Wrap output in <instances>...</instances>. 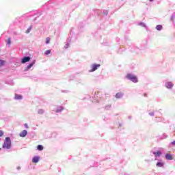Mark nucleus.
I'll list each match as a JSON object with an SVG mask.
<instances>
[{"label":"nucleus","mask_w":175,"mask_h":175,"mask_svg":"<svg viewBox=\"0 0 175 175\" xmlns=\"http://www.w3.org/2000/svg\"><path fill=\"white\" fill-rule=\"evenodd\" d=\"M3 148H5L6 150H10L12 148V140H10V137H5V142L3 144Z\"/></svg>","instance_id":"obj_1"},{"label":"nucleus","mask_w":175,"mask_h":175,"mask_svg":"<svg viewBox=\"0 0 175 175\" xmlns=\"http://www.w3.org/2000/svg\"><path fill=\"white\" fill-rule=\"evenodd\" d=\"M126 79L133 81V83H137V77L132 74H128L126 75Z\"/></svg>","instance_id":"obj_2"},{"label":"nucleus","mask_w":175,"mask_h":175,"mask_svg":"<svg viewBox=\"0 0 175 175\" xmlns=\"http://www.w3.org/2000/svg\"><path fill=\"white\" fill-rule=\"evenodd\" d=\"M174 84H173L172 82L168 81L166 82L165 83V86L166 87V88H167L168 90H172L174 87Z\"/></svg>","instance_id":"obj_3"},{"label":"nucleus","mask_w":175,"mask_h":175,"mask_svg":"<svg viewBox=\"0 0 175 175\" xmlns=\"http://www.w3.org/2000/svg\"><path fill=\"white\" fill-rule=\"evenodd\" d=\"M29 61H31V57H29V56H26L22 59L21 63L25 64L27 62H29Z\"/></svg>","instance_id":"obj_4"},{"label":"nucleus","mask_w":175,"mask_h":175,"mask_svg":"<svg viewBox=\"0 0 175 175\" xmlns=\"http://www.w3.org/2000/svg\"><path fill=\"white\" fill-rule=\"evenodd\" d=\"M100 66V64H93L92 65V70L90 72H95L98 68Z\"/></svg>","instance_id":"obj_5"},{"label":"nucleus","mask_w":175,"mask_h":175,"mask_svg":"<svg viewBox=\"0 0 175 175\" xmlns=\"http://www.w3.org/2000/svg\"><path fill=\"white\" fill-rule=\"evenodd\" d=\"M156 166L157 167H163V166H165V163L162 161V160H160L157 163Z\"/></svg>","instance_id":"obj_6"},{"label":"nucleus","mask_w":175,"mask_h":175,"mask_svg":"<svg viewBox=\"0 0 175 175\" xmlns=\"http://www.w3.org/2000/svg\"><path fill=\"white\" fill-rule=\"evenodd\" d=\"M28 134V131L27 130H23L22 132L19 133L20 137H25Z\"/></svg>","instance_id":"obj_7"},{"label":"nucleus","mask_w":175,"mask_h":175,"mask_svg":"<svg viewBox=\"0 0 175 175\" xmlns=\"http://www.w3.org/2000/svg\"><path fill=\"white\" fill-rule=\"evenodd\" d=\"M153 154L155 157V161H157V157H161V155H162V152H161V151H157V152H153Z\"/></svg>","instance_id":"obj_8"},{"label":"nucleus","mask_w":175,"mask_h":175,"mask_svg":"<svg viewBox=\"0 0 175 175\" xmlns=\"http://www.w3.org/2000/svg\"><path fill=\"white\" fill-rule=\"evenodd\" d=\"M35 62L36 61L33 60L31 64H29L25 68V70H29V69H31V68H32V66H33V65H35Z\"/></svg>","instance_id":"obj_9"},{"label":"nucleus","mask_w":175,"mask_h":175,"mask_svg":"<svg viewBox=\"0 0 175 175\" xmlns=\"http://www.w3.org/2000/svg\"><path fill=\"white\" fill-rule=\"evenodd\" d=\"M39 159H40L39 157H34L32 159V162H33V163H38V162H39Z\"/></svg>","instance_id":"obj_10"},{"label":"nucleus","mask_w":175,"mask_h":175,"mask_svg":"<svg viewBox=\"0 0 175 175\" xmlns=\"http://www.w3.org/2000/svg\"><path fill=\"white\" fill-rule=\"evenodd\" d=\"M123 96H124V94L120 92L116 94V98H117L118 99H120V98H122Z\"/></svg>","instance_id":"obj_11"},{"label":"nucleus","mask_w":175,"mask_h":175,"mask_svg":"<svg viewBox=\"0 0 175 175\" xmlns=\"http://www.w3.org/2000/svg\"><path fill=\"white\" fill-rule=\"evenodd\" d=\"M15 99L17 100H20V99H23V96L19 94H15Z\"/></svg>","instance_id":"obj_12"},{"label":"nucleus","mask_w":175,"mask_h":175,"mask_svg":"<svg viewBox=\"0 0 175 175\" xmlns=\"http://www.w3.org/2000/svg\"><path fill=\"white\" fill-rule=\"evenodd\" d=\"M165 158L166 159H167L168 161H172V155L170 154H165Z\"/></svg>","instance_id":"obj_13"},{"label":"nucleus","mask_w":175,"mask_h":175,"mask_svg":"<svg viewBox=\"0 0 175 175\" xmlns=\"http://www.w3.org/2000/svg\"><path fill=\"white\" fill-rule=\"evenodd\" d=\"M62 110H64V107H58L57 109H56L55 112L56 113H60V111H62Z\"/></svg>","instance_id":"obj_14"},{"label":"nucleus","mask_w":175,"mask_h":175,"mask_svg":"<svg viewBox=\"0 0 175 175\" xmlns=\"http://www.w3.org/2000/svg\"><path fill=\"white\" fill-rule=\"evenodd\" d=\"M162 28H163V27L161 25H158L157 26H156V29L157 31H162Z\"/></svg>","instance_id":"obj_15"},{"label":"nucleus","mask_w":175,"mask_h":175,"mask_svg":"<svg viewBox=\"0 0 175 175\" xmlns=\"http://www.w3.org/2000/svg\"><path fill=\"white\" fill-rule=\"evenodd\" d=\"M37 150H38V151H43V146L38 145L37 147Z\"/></svg>","instance_id":"obj_16"},{"label":"nucleus","mask_w":175,"mask_h":175,"mask_svg":"<svg viewBox=\"0 0 175 175\" xmlns=\"http://www.w3.org/2000/svg\"><path fill=\"white\" fill-rule=\"evenodd\" d=\"M139 25H141V27H143L144 28H147V26L146 25V23H139Z\"/></svg>","instance_id":"obj_17"},{"label":"nucleus","mask_w":175,"mask_h":175,"mask_svg":"<svg viewBox=\"0 0 175 175\" xmlns=\"http://www.w3.org/2000/svg\"><path fill=\"white\" fill-rule=\"evenodd\" d=\"M5 65V61L0 59V68Z\"/></svg>","instance_id":"obj_18"},{"label":"nucleus","mask_w":175,"mask_h":175,"mask_svg":"<svg viewBox=\"0 0 175 175\" xmlns=\"http://www.w3.org/2000/svg\"><path fill=\"white\" fill-rule=\"evenodd\" d=\"M167 135L166 134H163L161 137V139L163 140V139H167Z\"/></svg>","instance_id":"obj_19"},{"label":"nucleus","mask_w":175,"mask_h":175,"mask_svg":"<svg viewBox=\"0 0 175 175\" xmlns=\"http://www.w3.org/2000/svg\"><path fill=\"white\" fill-rule=\"evenodd\" d=\"M45 55H49V54H51V50H47L44 53Z\"/></svg>","instance_id":"obj_20"},{"label":"nucleus","mask_w":175,"mask_h":175,"mask_svg":"<svg viewBox=\"0 0 175 175\" xmlns=\"http://www.w3.org/2000/svg\"><path fill=\"white\" fill-rule=\"evenodd\" d=\"M43 113H44V110H43V109H38V114H43Z\"/></svg>","instance_id":"obj_21"},{"label":"nucleus","mask_w":175,"mask_h":175,"mask_svg":"<svg viewBox=\"0 0 175 175\" xmlns=\"http://www.w3.org/2000/svg\"><path fill=\"white\" fill-rule=\"evenodd\" d=\"M49 43H50V38L48 37L46 38V44H49Z\"/></svg>","instance_id":"obj_22"},{"label":"nucleus","mask_w":175,"mask_h":175,"mask_svg":"<svg viewBox=\"0 0 175 175\" xmlns=\"http://www.w3.org/2000/svg\"><path fill=\"white\" fill-rule=\"evenodd\" d=\"M31 29H32V27H29V29H27V30L26 31V33H29V32H31Z\"/></svg>","instance_id":"obj_23"},{"label":"nucleus","mask_w":175,"mask_h":175,"mask_svg":"<svg viewBox=\"0 0 175 175\" xmlns=\"http://www.w3.org/2000/svg\"><path fill=\"white\" fill-rule=\"evenodd\" d=\"M3 135V131L0 130V137H2Z\"/></svg>","instance_id":"obj_24"},{"label":"nucleus","mask_w":175,"mask_h":175,"mask_svg":"<svg viewBox=\"0 0 175 175\" xmlns=\"http://www.w3.org/2000/svg\"><path fill=\"white\" fill-rule=\"evenodd\" d=\"M24 126H25V128H26L27 129H28V128H29L28 124H27V123H25V124H24Z\"/></svg>","instance_id":"obj_25"},{"label":"nucleus","mask_w":175,"mask_h":175,"mask_svg":"<svg viewBox=\"0 0 175 175\" xmlns=\"http://www.w3.org/2000/svg\"><path fill=\"white\" fill-rule=\"evenodd\" d=\"M10 43H11V40H10V38H8V44H10Z\"/></svg>","instance_id":"obj_26"},{"label":"nucleus","mask_w":175,"mask_h":175,"mask_svg":"<svg viewBox=\"0 0 175 175\" xmlns=\"http://www.w3.org/2000/svg\"><path fill=\"white\" fill-rule=\"evenodd\" d=\"M68 47H69L68 43L66 44V45L64 46V48H66V49H68Z\"/></svg>","instance_id":"obj_27"},{"label":"nucleus","mask_w":175,"mask_h":175,"mask_svg":"<svg viewBox=\"0 0 175 175\" xmlns=\"http://www.w3.org/2000/svg\"><path fill=\"white\" fill-rule=\"evenodd\" d=\"M149 116H151L152 117L154 116V112L149 113Z\"/></svg>","instance_id":"obj_28"},{"label":"nucleus","mask_w":175,"mask_h":175,"mask_svg":"<svg viewBox=\"0 0 175 175\" xmlns=\"http://www.w3.org/2000/svg\"><path fill=\"white\" fill-rule=\"evenodd\" d=\"M172 146H175V141H173L172 142H171Z\"/></svg>","instance_id":"obj_29"},{"label":"nucleus","mask_w":175,"mask_h":175,"mask_svg":"<svg viewBox=\"0 0 175 175\" xmlns=\"http://www.w3.org/2000/svg\"><path fill=\"white\" fill-rule=\"evenodd\" d=\"M174 18H175V16H172V18H171L172 20H173Z\"/></svg>","instance_id":"obj_30"},{"label":"nucleus","mask_w":175,"mask_h":175,"mask_svg":"<svg viewBox=\"0 0 175 175\" xmlns=\"http://www.w3.org/2000/svg\"><path fill=\"white\" fill-rule=\"evenodd\" d=\"M20 169H21V167H17V170H20Z\"/></svg>","instance_id":"obj_31"},{"label":"nucleus","mask_w":175,"mask_h":175,"mask_svg":"<svg viewBox=\"0 0 175 175\" xmlns=\"http://www.w3.org/2000/svg\"><path fill=\"white\" fill-rule=\"evenodd\" d=\"M109 108H110V106H107L106 107V109H109Z\"/></svg>","instance_id":"obj_32"},{"label":"nucleus","mask_w":175,"mask_h":175,"mask_svg":"<svg viewBox=\"0 0 175 175\" xmlns=\"http://www.w3.org/2000/svg\"><path fill=\"white\" fill-rule=\"evenodd\" d=\"M150 1V2H152L154 0H149Z\"/></svg>","instance_id":"obj_33"}]
</instances>
